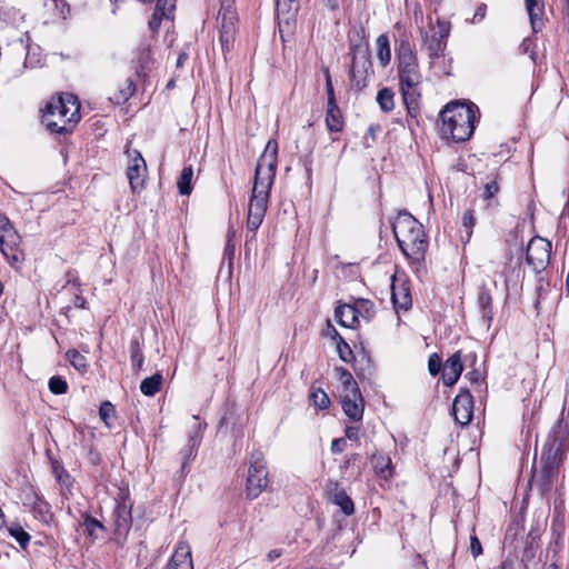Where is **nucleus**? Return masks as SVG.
Returning <instances> with one entry per match:
<instances>
[{
  "label": "nucleus",
  "mask_w": 569,
  "mask_h": 569,
  "mask_svg": "<svg viewBox=\"0 0 569 569\" xmlns=\"http://www.w3.org/2000/svg\"><path fill=\"white\" fill-rule=\"evenodd\" d=\"M233 249H234V247H233V244H231V239L229 238L228 243L226 246V252L231 254Z\"/></svg>",
  "instance_id": "obj_59"
},
{
  "label": "nucleus",
  "mask_w": 569,
  "mask_h": 569,
  "mask_svg": "<svg viewBox=\"0 0 569 569\" xmlns=\"http://www.w3.org/2000/svg\"><path fill=\"white\" fill-rule=\"evenodd\" d=\"M131 502L127 496L121 498L113 511L116 530L118 532L126 531L131 525Z\"/></svg>",
  "instance_id": "obj_20"
},
{
  "label": "nucleus",
  "mask_w": 569,
  "mask_h": 569,
  "mask_svg": "<svg viewBox=\"0 0 569 569\" xmlns=\"http://www.w3.org/2000/svg\"><path fill=\"white\" fill-rule=\"evenodd\" d=\"M356 308H358V313H366V318L369 319L375 310V305L370 300L359 299L355 302Z\"/></svg>",
  "instance_id": "obj_49"
},
{
  "label": "nucleus",
  "mask_w": 569,
  "mask_h": 569,
  "mask_svg": "<svg viewBox=\"0 0 569 569\" xmlns=\"http://www.w3.org/2000/svg\"><path fill=\"white\" fill-rule=\"evenodd\" d=\"M333 503L339 506L346 516H351L355 512V507L351 498L343 490H338L333 493Z\"/></svg>",
  "instance_id": "obj_36"
},
{
  "label": "nucleus",
  "mask_w": 569,
  "mask_h": 569,
  "mask_svg": "<svg viewBox=\"0 0 569 569\" xmlns=\"http://www.w3.org/2000/svg\"><path fill=\"white\" fill-rule=\"evenodd\" d=\"M328 330L333 340L337 343V352L340 359L345 362H350L352 359V350L349 345L342 339V337L338 333V331L328 322Z\"/></svg>",
  "instance_id": "obj_26"
},
{
  "label": "nucleus",
  "mask_w": 569,
  "mask_h": 569,
  "mask_svg": "<svg viewBox=\"0 0 569 569\" xmlns=\"http://www.w3.org/2000/svg\"><path fill=\"white\" fill-rule=\"evenodd\" d=\"M137 62L139 68L137 69V73L139 76L144 74V70H147L151 63V51L149 47H143L139 49L137 56Z\"/></svg>",
  "instance_id": "obj_42"
},
{
  "label": "nucleus",
  "mask_w": 569,
  "mask_h": 569,
  "mask_svg": "<svg viewBox=\"0 0 569 569\" xmlns=\"http://www.w3.org/2000/svg\"><path fill=\"white\" fill-rule=\"evenodd\" d=\"M176 0H158L156 10L161 12V16H166L167 19L171 18V14L176 8Z\"/></svg>",
  "instance_id": "obj_46"
},
{
  "label": "nucleus",
  "mask_w": 569,
  "mask_h": 569,
  "mask_svg": "<svg viewBox=\"0 0 569 569\" xmlns=\"http://www.w3.org/2000/svg\"><path fill=\"white\" fill-rule=\"evenodd\" d=\"M341 397V405L345 415L355 421L361 420L365 411V402L361 392L356 391L355 396L353 392L345 393Z\"/></svg>",
  "instance_id": "obj_17"
},
{
  "label": "nucleus",
  "mask_w": 569,
  "mask_h": 569,
  "mask_svg": "<svg viewBox=\"0 0 569 569\" xmlns=\"http://www.w3.org/2000/svg\"><path fill=\"white\" fill-rule=\"evenodd\" d=\"M219 19L221 20V44L228 47L232 42L234 26L237 21L236 10L231 2L222 3L219 11Z\"/></svg>",
  "instance_id": "obj_15"
},
{
  "label": "nucleus",
  "mask_w": 569,
  "mask_h": 569,
  "mask_svg": "<svg viewBox=\"0 0 569 569\" xmlns=\"http://www.w3.org/2000/svg\"><path fill=\"white\" fill-rule=\"evenodd\" d=\"M163 378L162 375L159 372H156L151 377H148L142 380L140 385V391L148 397L154 396L157 392L160 391L162 387Z\"/></svg>",
  "instance_id": "obj_30"
},
{
  "label": "nucleus",
  "mask_w": 569,
  "mask_h": 569,
  "mask_svg": "<svg viewBox=\"0 0 569 569\" xmlns=\"http://www.w3.org/2000/svg\"><path fill=\"white\" fill-rule=\"evenodd\" d=\"M470 552L475 558L482 552L481 542L476 536H471L470 538Z\"/></svg>",
  "instance_id": "obj_53"
},
{
  "label": "nucleus",
  "mask_w": 569,
  "mask_h": 569,
  "mask_svg": "<svg viewBox=\"0 0 569 569\" xmlns=\"http://www.w3.org/2000/svg\"><path fill=\"white\" fill-rule=\"evenodd\" d=\"M21 238L7 217H0V250L11 262H19Z\"/></svg>",
  "instance_id": "obj_7"
},
{
  "label": "nucleus",
  "mask_w": 569,
  "mask_h": 569,
  "mask_svg": "<svg viewBox=\"0 0 569 569\" xmlns=\"http://www.w3.org/2000/svg\"><path fill=\"white\" fill-rule=\"evenodd\" d=\"M80 120V104L71 93L52 98L46 106L42 121L52 133H70Z\"/></svg>",
  "instance_id": "obj_4"
},
{
  "label": "nucleus",
  "mask_w": 569,
  "mask_h": 569,
  "mask_svg": "<svg viewBox=\"0 0 569 569\" xmlns=\"http://www.w3.org/2000/svg\"><path fill=\"white\" fill-rule=\"evenodd\" d=\"M163 18H166V16H161V12L154 10L151 19L149 20V27L153 32L158 31Z\"/></svg>",
  "instance_id": "obj_52"
},
{
  "label": "nucleus",
  "mask_w": 569,
  "mask_h": 569,
  "mask_svg": "<svg viewBox=\"0 0 569 569\" xmlns=\"http://www.w3.org/2000/svg\"><path fill=\"white\" fill-rule=\"evenodd\" d=\"M345 447H346V441L342 438L335 439L331 442V451L333 453H341L345 450Z\"/></svg>",
  "instance_id": "obj_55"
},
{
  "label": "nucleus",
  "mask_w": 569,
  "mask_h": 569,
  "mask_svg": "<svg viewBox=\"0 0 569 569\" xmlns=\"http://www.w3.org/2000/svg\"><path fill=\"white\" fill-rule=\"evenodd\" d=\"M473 402L468 390H461L453 400L452 415L461 426L468 425L472 419Z\"/></svg>",
  "instance_id": "obj_14"
},
{
  "label": "nucleus",
  "mask_w": 569,
  "mask_h": 569,
  "mask_svg": "<svg viewBox=\"0 0 569 569\" xmlns=\"http://www.w3.org/2000/svg\"><path fill=\"white\" fill-rule=\"evenodd\" d=\"M326 124L332 132H339L342 129V116L337 103L328 104Z\"/></svg>",
  "instance_id": "obj_29"
},
{
  "label": "nucleus",
  "mask_w": 569,
  "mask_h": 569,
  "mask_svg": "<svg viewBox=\"0 0 569 569\" xmlns=\"http://www.w3.org/2000/svg\"><path fill=\"white\" fill-rule=\"evenodd\" d=\"M28 503L31 506L34 518L44 525H50L52 522L53 513L51 512L50 505L41 497L33 492L29 497Z\"/></svg>",
  "instance_id": "obj_21"
},
{
  "label": "nucleus",
  "mask_w": 569,
  "mask_h": 569,
  "mask_svg": "<svg viewBox=\"0 0 569 569\" xmlns=\"http://www.w3.org/2000/svg\"><path fill=\"white\" fill-rule=\"evenodd\" d=\"M49 389L54 395H63L68 390V383L61 377H52L49 380Z\"/></svg>",
  "instance_id": "obj_45"
},
{
  "label": "nucleus",
  "mask_w": 569,
  "mask_h": 569,
  "mask_svg": "<svg viewBox=\"0 0 569 569\" xmlns=\"http://www.w3.org/2000/svg\"><path fill=\"white\" fill-rule=\"evenodd\" d=\"M376 47L378 60L382 67H386L391 60L389 38L380 34L376 40Z\"/></svg>",
  "instance_id": "obj_33"
},
{
  "label": "nucleus",
  "mask_w": 569,
  "mask_h": 569,
  "mask_svg": "<svg viewBox=\"0 0 569 569\" xmlns=\"http://www.w3.org/2000/svg\"><path fill=\"white\" fill-rule=\"evenodd\" d=\"M392 230L402 253L412 263L420 264L428 249L422 224L410 213L400 212L392 223Z\"/></svg>",
  "instance_id": "obj_2"
},
{
  "label": "nucleus",
  "mask_w": 569,
  "mask_h": 569,
  "mask_svg": "<svg viewBox=\"0 0 569 569\" xmlns=\"http://www.w3.org/2000/svg\"><path fill=\"white\" fill-rule=\"evenodd\" d=\"M187 59H188V54L187 53H184V52L180 53L178 59H177V66L181 67Z\"/></svg>",
  "instance_id": "obj_58"
},
{
  "label": "nucleus",
  "mask_w": 569,
  "mask_h": 569,
  "mask_svg": "<svg viewBox=\"0 0 569 569\" xmlns=\"http://www.w3.org/2000/svg\"><path fill=\"white\" fill-rule=\"evenodd\" d=\"M551 257V242L541 237H533L527 246L526 259L528 264L536 271H543Z\"/></svg>",
  "instance_id": "obj_9"
},
{
  "label": "nucleus",
  "mask_w": 569,
  "mask_h": 569,
  "mask_svg": "<svg viewBox=\"0 0 569 569\" xmlns=\"http://www.w3.org/2000/svg\"><path fill=\"white\" fill-rule=\"evenodd\" d=\"M67 358L70 361V363L78 370V371H86L87 370V360L86 357L82 356L77 350H69L67 352Z\"/></svg>",
  "instance_id": "obj_44"
},
{
  "label": "nucleus",
  "mask_w": 569,
  "mask_h": 569,
  "mask_svg": "<svg viewBox=\"0 0 569 569\" xmlns=\"http://www.w3.org/2000/svg\"><path fill=\"white\" fill-rule=\"evenodd\" d=\"M499 191V186L497 181H490L485 187V197L492 198Z\"/></svg>",
  "instance_id": "obj_54"
},
{
  "label": "nucleus",
  "mask_w": 569,
  "mask_h": 569,
  "mask_svg": "<svg viewBox=\"0 0 569 569\" xmlns=\"http://www.w3.org/2000/svg\"><path fill=\"white\" fill-rule=\"evenodd\" d=\"M336 373L338 380L342 385V395L351 392L355 393L356 391H360L357 381L355 380V378L352 377L351 372L348 369L343 367H338L336 368Z\"/></svg>",
  "instance_id": "obj_27"
},
{
  "label": "nucleus",
  "mask_w": 569,
  "mask_h": 569,
  "mask_svg": "<svg viewBox=\"0 0 569 569\" xmlns=\"http://www.w3.org/2000/svg\"><path fill=\"white\" fill-rule=\"evenodd\" d=\"M139 1H140V2H142V3H149V2H151L152 0H139Z\"/></svg>",
  "instance_id": "obj_61"
},
{
  "label": "nucleus",
  "mask_w": 569,
  "mask_h": 569,
  "mask_svg": "<svg viewBox=\"0 0 569 569\" xmlns=\"http://www.w3.org/2000/svg\"><path fill=\"white\" fill-rule=\"evenodd\" d=\"M192 178H193V170L192 167H184L181 171V174L178 179L177 186L179 189V192L183 196H188L192 191Z\"/></svg>",
  "instance_id": "obj_34"
},
{
  "label": "nucleus",
  "mask_w": 569,
  "mask_h": 569,
  "mask_svg": "<svg viewBox=\"0 0 569 569\" xmlns=\"http://www.w3.org/2000/svg\"><path fill=\"white\" fill-rule=\"evenodd\" d=\"M44 7L51 12V19L64 20L69 12V6L64 0H46Z\"/></svg>",
  "instance_id": "obj_32"
},
{
  "label": "nucleus",
  "mask_w": 569,
  "mask_h": 569,
  "mask_svg": "<svg viewBox=\"0 0 569 569\" xmlns=\"http://www.w3.org/2000/svg\"><path fill=\"white\" fill-rule=\"evenodd\" d=\"M73 306L76 308H84L86 306V299L79 295H77L73 299Z\"/></svg>",
  "instance_id": "obj_57"
},
{
  "label": "nucleus",
  "mask_w": 569,
  "mask_h": 569,
  "mask_svg": "<svg viewBox=\"0 0 569 569\" xmlns=\"http://www.w3.org/2000/svg\"><path fill=\"white\" fill-rule=\"evenodd\" d=\"M279 556H280V553H279V552H277L276 550H273V551L269 552V558H270V559H276V558H278Z\"/></svg>",
  "instance_id": "obj_60"
},
{
  "label": "nucleus",
  "mask_w": 569,
  "mask_h": 569,
  "mask_svg": "<svg viewBox=\"0 0 569 569\" xmlns=\"http://www.w3.org/2000/svg\"><path fill=\"white\" fill-rule=\"evenodd\" d=\"M462 370L463 366L461 362L460 352H456L445 362L442 371L443 383L446 386H453L458 381Z\"/></svg>",
  "instance_id": "obj_19"
},
{
  "label": "nucleus",
  "mask_w": 569,
  "mask_h": 569,
  "mask_svg": "<svg viewBox=\"0 0 569 569\" xmlns=\"http://www.w3.org/2000/svg\"><path fill=\"white\" fill-rule=\"evenodd\" d=\"M7 530L22 549L27 548L30 542V535L19 523H10Z\"/></svg>",
  "instance_id": "obj_39"
},
{
  "label": "nucleus",
  "mask_w": 569,
  "mask_h": 569,
  "mask_svg": "<svg viewBox=\"0 0 569 569\" xmlns=\"http://www.w3.org/2000/svg\"><path fill=\"white\" fill-rule=\"evenodd\" d=\"M372 466L377 472V475L387 480L392 477L393 469H392V462L390 457L383 455V453H375L372 456Z\"/></svg>",
  "instance_id": "obj_24"
},
{
  "label": "nucleus",
  "mask_w": 569,
  "mask_h": 569,
  "mask_svg": "<svg viewBox=\"0 0 569 569\" xmlns=\"http://www.w3.org/2000/svg\"><path fill=\"white\" fill-rule=\"evenodd\" d=\"M201 441V435L200 430L198 429L193 435L189 437V441L187 446L183 449L184 455V461H183V468L188 463V461L192 460L196 457L197 448L200 445Z\"/></svg>",
  "instance_id": "obj_38"
},
{
  "label": "nucleus",
  "mask_w": 569,
  "mask_h": 569,
  "mask_svg": "<svg viewBox=\"0 0 569 569\" xmlns=\"http://www.w3.org/2000/svg\"><path fill=\"white\" fill-rule=\"evenodd\" d=\"M442 367V360L436 352L431 353L428 359V371L431 376H437Z\"/></svg>",
  "instance_id": "obj_48"
},
{
  "label": "nucleus",
  "mask_w": 569,
  "mask_h": 569,
  "mask_svg": "<svg viewBox=\"0 0 569 569\" xmlns=\"http://www.w3.org/2000/svg\"><path fill=\"white\" fill-rule=\"evenodd\" d=\"M326 76V91L328 94V104L337 103L335 98V90L331 81V76L329 73V70L327 69L325 72Z\"/></svg>",
  "instance_id": "obj_51"
},
{
  "label": "nucleus",
  "mask_w": 569,
  "mask_h": 569,
  "mask_svg": "<svg viewBox=\"0 0 569 569\" xmlns=\"http://www.w3.org/2000/svg\"><path fill=\"white\" fill-rule=\"evenodd\" d=\"M526 9L530 19V23L532 30L535 32L541 30L543 26V13H545V3L543 0H525Z\"/></svg>",
  "instance_id": "obj_23"
},
{
  "label": "nucleus",
  "mask_w": 569,
  "mask_h": 569,
  "mask_svg": "<svg viewBox=\"0 0 569 569\" xmlns=\"http://www.w3.org/2000/svg\"><path fill=\"white\" fill-rule=\"evenodd\" d=\"M393 98H395V93L389 88H382L381 90L378 91L376 100H377L381 111L390 112L393 109V107H395Z\"/></svg>",
  "instance_id": "obj_35"
},
{
  "label": "nucleus",
  "mask_w": 569,
  "mask_h": 569,
  "mask_svg": "<svg viewBox=\"0 0 569 569\" xmlns=\"http://www.w3.org/2000/svg\"><path fill=\"white\" fill-rule=\"evenodd\" d=\"M491 296L486 288H481L478 295V302L482 309L483 317L491 318Z\"/></svg>",
  "instance_id": "obj_43"
},
{
  "label": "nucleus",
  "mask_w": 569,
  "mask_h": 569,
  "mask_svg": "<svg viewBox=\"0 0 569 569\" xmlns=\"http://www.w3.org/2000/svg\"><path fill=\"white\" fill-rule=\"evenodd\" d=\"M279 30L282 33L284 27L290 30L299 10V0H276Z\"/></svg>",
  "instance_id": "obj_16"
},
{
  "label": "nucleus",
  "mask_w": 569,
  "mask_h": 569,
  "mask_svg": "<svg viewBox=\"0 0 569 569\" xmlns=\"http://www.w3.org/2000/svg\"><path fill=\"white\" fill-rule=\"evenodd\" d=\"M128 157L127 178L133 193L141 191L144 188L147 179V164L138 150L126 151Z\"/></svg>",
  "instance_id": "obj_10"
},
{
  "label": "nucleus",
  "mask_w": 569,
  "mask_h": 569,
  "mask_svg": "<svg viewBox=\"0 0 569 569\" xmlns=\"http://www.w3.org/2000/svg\"><path fill=\"white\" fill-rule=\"evenodd\" d=\"M166 569H193L191 550L188 543H178Z\"/></svg>",
  "instance_id": "obj_18"
},
{
  "label": "nucleus",
  "mask_w": 569,
  "mask_h": 569,
  "mask_svg": "<svg viewBox=\"0 0 569 569\" xmlns=\"http://www.w3.org/2000/svg\"><path fill=\"white\" fill-rule=\"evenodd\" d=\"M398 76L407 111L416 117L419 110L421 73L418 60L409 46H403L398 56Z\"/></svg>",
  "instance_id": "obj_3"
},
{
  "label": "nucleus",
  "mask_w": 569,
  "mask_h": 569,
  "mask_svg": "<svg viewBox=\"0 0 569 569\" xmlns=\"http://www.w3.org/2000/svg\"><path fill=\"white\" fill-rule=\"evenodd\" d=\"M550 530L555 545L558 549H561L563 547V536L566 530L565 518L561 513L553 516Z\"/></svg>",
  "instance_id": "obj_31"
},
{
  "label": "nucleus",
  "mask_w": 569,
  "mask_h": 569,
  "mask_svg": "<svg viewBox=\"0 0 569 569\" xmlns=\"http://www.w3.org/2000/svg\"><path fill=\"white\" fill-rule=\"evenodd\" d=\"M560 463L551 462V461H541V468L539 471H536L533 475V479H545L550 481L555 479L558 472V467Z\"/></svg>",
  "instance_id": "obj_37"
},
{
  "label": "nucleus",
  "mask_w": 569,
  "mask_h": 569,
  "mask_svg": "<svg viewBox=\"0 0 569 569\" xmlns=\"http://www.w3.org/2000/svg\"><path fill=\"white\" fill-rule=\"evenodd\" d=\"M449 34V28L445 22H437L436 27H431L423 33V47L426 48L430 63L433 64L436 59L443 54L447 46V37Z\"/></svg>",
  "instance_id": "obj_8"
},
{
  "label": "nucleus",
  "mask_w": 569,
  "mask_h": 569,
  "mask_svg": "<svg viewBox=\"0 0 569 569\" xmlns=\"http://www.w3.org/2000/svg\"><path fill=\"white\" fill-rule=\"evenodd\" d=\"M476 106L451 102L441 111V132L456 142L468 140L475 130Z\"/></svg>",
  "instance_id": "obj_5"
},
{
  "label": "nucleus",
  "mask_w": 569,
  "mask_h": 569,
  "mask_svg": "<svg viewBox=\"0 0 569 569\" xmlns=\"http://www.w3.org/2000/svg\"><path fill=\"white\" fill-rule=\"evenodd\" d=\"M391 300L396 308L408 310L412 305L408 280L393 274L391 279Z\"/></svg>",
  "instance_id": "obj_13"
},
{
  "label": "nucleus",
  "mask_w": 569,
  "mask_h": 569,
  "mask_svg": "<svg viewBox=\"0 0 569 569\" xmlns=\"http://www.w3.org/2000/svg\"><path fill=\"white\" fill-rule=\"evenodd\" d=\"M134 91V82L131 79H126L109 99L116 104H121L128 101Z\"/></svg>",
  "instance_id": "obj_25"
},
{
  "label": "nucleus",
  "mask_w": 569,
  "mask_h": 569,
  "mask_svg": "<svg viewBox=\"0 0 569 569\" xmlns=\"http://www.w3.org/2000/svg\"><path fill=\"white\" fill-rule=\"evenodd\" d=\"M99 416L100 419L106 423V426L108 428H111L116 417V409L113 405L109 401L102 402L99 409Z\"/></svg>",
  "instance_id": "obj_41"
},
{
  "label": "nucleus",
  "mask_w": 569,
  "mask_h": 569,
  "mask_svg": "<svg viewBox=\"0 0 569 569\" xmlns=\"http://www.w3.org/2000/svg\"><path fill=\"white\" fill-rule=\"evenodd\" d=\"M81 527L84 530V533L92 540L100 539L102 537V532L104 531L103 525L97 519L86 515L81 522Z\"/></svg>",
  "instance_id": "obj_28"
},
{
  "label": "nucleus",
  "mask_w": 569,
  "mask_h": 569,
  "mask_svg": "<svg viewBox=\"0 0 569 569\" xmlns=\"http://www.w3.org/2000/svg\"><path fill=\"white\" fill-rule=\"evenodd\" d=\"M346 437L349 439V440H353V441H357L359 439V428L358 427H348L346 429Z\"/></svg>",
  "instance_id": "obj_56"
},
{
  "label": "nucleus",
  "mask_w": 569,
  "mask_h": 569,
  "mask_svg": "<svg viewBox=\"0 0 569 569\" xmlns=\"http://www.w3.org/2000/svg\"><path fill=\"white\" fill-rule=\"evenodd\" d=\"M278 143L270 139L257 162L252 194L248 207L247 228L252 232L261 226L264 218L276 177Z\"/></svg>",
  "instance_id": "obj_1"
},
{
  "label": "nucleus",
  "mask_w": 569,
  "mask_h": 569,
  "mask_svg": "<svg viewBox=\"0 0 569 569\" xmlns=\"http://www.w3.org/2000/svg\"><path fill=\"white\" fill-rule=\"evenodd\" d=\"M568 448L569 442L567 438L561 436L559 432H552L551 435H549L542 448L541 461H553L557 463H561Z\"/></svg>",
  "instance_id": "obj_12"
},
{
  "label": "nucleus",
  "mask_w": 569,
  "mask_h": 569,
  "mask_svg": "<svg viewBox=\"0 0 569 569\" xmlns=\"http://www.w3.org/2000/svg\"><path fill=\"white\" fill-rule=\"evenodd\" d=\"M131 361H132V366L137 367V368H141L142 363H143V355L140 351L138 345L131 346Z\"/></svg>",
  "instance_id": "obj_50"
},
{
  "label": "nucleus",
  "mask_w": 569,
  "mask_h": 569,
  "mask_svg": "<svg viewBox=\"0 0 569 569\" xmlns=\"http://www.w3.org/2000/svg\"><path fill=\"white\" fill-rule=\"evenodd\" d=\"M370 69L371 61L368 51L360 48L353 50L350 80L355 87L358 89L366 87Z\"/></svg>",
  "instance_id": "obj_11"
},
{
  "label": "nucleus",
  "mask_w": 569,
  "mask_h": 569,
  "mask_svg": "<svg viewBox=\"0 0 569 569\" xmlns=\"http://www.w3.org/2000/svg\"><path fill=\"white\" fill-rule=\"evenodd\" d=\"M268 475L263 453L260 451L253 452L250 458L246 485V495L249 499L258 498L266 490L269 483Z\"/></svg>",
  "instance_id": "obj_6"
},
{
  "label": "nucleus",
  "mask_w": 569,
  "mask_h": 569,
  "mask_svg": "<svg viewBox=\"0 0 569 569\" xmlns=\"http://www.w3.org/2000/svg\"><path fill=\"white\" fill-rule=\"evenodd\" d=\"M358 308L355 305L338 306L335 310L336 320L346 328H355L358 325Z\"/></svg>",
  "instance_id": "obj_22"
},
{
  "label": "nucleus",
  "mask_w": 569,
  "mask_h": 569,
  "mask_svg": "<svg viewBox=\"0 0 569 569\" xmlns=\"http://www.w3.org/2000/svg\"><path fill=\"white\" fill-rule=\"evenodd\" d=\"M310 399L315 407L320 410L327 409L330 406V399L321 388L312 386L310 391Z\"/></svg>",
  "instance_id": "obj_40"
},
{
  "label": "nucleus",
  "mask_w": 569,
  "mask_h": 569,
  "mask_svg": "<svg viewBox=\"0 0 569 569\" xmlns=\"http://www.w3.org/2000/svg\"><path fill=\"white\" fill-rule=\"evenodd\" d=\"M548 569H560V568H559V567H557V566H553V565H552V566H550Z\"/></svg>",
  "instance_id": "obj_62"
},
{
  "label": "nucleus",
  "mask_w": 569,
  "mask_h": 569,
  "mask_svg": "<svg viewBox=\"0 0 569 569\" xmlns=\"http://www.w3.org/2000/svg\"><path fill=\"white\" fill-rule=\"evenodd\" d=\"M476 224V218L472 210H467L462 216V226L466 229L467 240L470 239L472 234V228Z\"/></svg>",
  "instance_id": "obj_47"
}]
</instances>
